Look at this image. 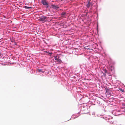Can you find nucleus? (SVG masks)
<instances>
[{
    "mask_svg": "<svg viewBox=\"0 0 125 125\" xmlns=\"http://www.w3.org/2000/svg\"><path fill=\"white\" fill-rule=\"evenodd\" d=\"M66 14V13L65 12H62V15H64Z\"/></svg>",
    "mask_w": 125,
    "mask_h": 125,
    "instance_id": "9d476101",
    "label": "nucleus"
},
{
    "mask_svg": "<svg viewBox=\"0 0 125 125\" xmlns=\"http://www.w3.org/2000/svg\"><path fill=\"white\" fill-rule=\"evenodd\" d=\"M15 44L16 45H17V43H15Z\"/></svg>",
    "mask_w": 125,
    "mask_h": 125,
    "instance_id": "ddd939ff",
    "label": "nucleus"
},
{
    "mask_svg": "<svg viewBox=\"0 0 125 125\" xmlns=\"http://www.w3.org/2000/svg\"><path fill=\"white\" fill-rule=\"evenodd\" d=\"M57 62H59L60 63H61V62H62L61 60V59H58Z\"/></svg>",
    "mask_w": 125,
    "mask_h": 125,
    "instance_id": "1a4fd4ad",
    "label": "nucleus"
},
{
    "mask_svg": "<svg viewBox=\"0 0 125 125\" xmlns=\"http://www.w3.org/2000/svg\"><path fill=\"white\" fill-rule=\"evenodd\" d=\"M47 52V53H49V54H52V53H49L48 52Z\"/></svg>",
    "mask_w": 125,
    "mask_h": 125,
    "instance_id": "f8f14e48",
    "label": "nucleus"
},
{
    "mask_svg": "<svg viewBox=\"0 0 125 125\" xmlns=\"http://www.w3.org/2000/svg\"><path fill=\"white\" fill-rule=\"evenodd\" d=\"M90 6V2H89L88 3V4L87 5V8H89Z\"/></svg>",
    "mask_w": 125,
    "mask_h": 125,
    "instance_id": "0eeeda50",
    "label": "nucleus"
},
{
    "mask_svg": "<svg viewBox=\"0 0 125 125\" xmlns=\"http://www.w3.org/2000/svg\"><path fill=\"white\" fill-rule=\"evenodd\" d=\"M59 57H58L57 56H56L54 58V59L57 61L58 59H59Z\"/></svg>",
    "mask_w": 125,
    "mask_h": 125,
    "instance_id": "39448f33",
    "label": "nucleus"
},
{
    "mask_svg": "<svg viewBox=\"0 0 125 125\" xmlns=\"http://www.w3.org/2000/svg\"><path fill=\"white\" fill-rule=\"evenodd\" d=\"M47 17L46 16H42L39 18L38 21H39L45 22L47 21Z\"/></svg>",
    "mask_w": 125,
    "mask_h": 125,
    "instance_id": "f257e3e1",
    "label": "nucleus"
},
{
    "mask_svg": "<svg viewBox=\"0 0 125 125\" xmlns=\"http://www.w3.org/2000/svg\"><path fill=\"white\" fill-rule=\"evenodd\" d=\"M104 72L105 73H107V71L106 69H105L104 70Z\"/></svg>",
    "mask_w": 125,
    "mask_h": 125,
    "instance_id": "9b49d317",
    "label": "nucleus"
},
{
    "mask_svg": "<svg viewBox=\"0 0 125 125\" xmlns=\"http://www.w3.org/2000/svg\"><path fill=\"white\" fill-rule=\"evenodd\" d=\"M37 71L39 73H44V71H43L42 70L40 69H38Z\"/></svg>",
    "mask_w": 125,
    "mask_h": 125,
    "instance_id": "20e7f679",
    "label": "nucleus"
},
{
    "mask_svg": "<svg viewBox=\"0 0 125 125\" xmlns=\"http://www.w3.org/2000/svg\"><path fill=\"white\" fill-rule=\"evenodd\" d=\"M25 8L26 9H30L32 8L31 7H28L26 6H25Z\"/></svg>",
    "mask_w": 125,
    "mask_h": 125,
    "instance_id": "6e6552de",
    "label": "nucleus"
},
{
    "mask_svg": "<svg viewBox=\"0 0 125 125\" xmlns=\"http://www.w3.org/2000/svg\"><path fill=\"white\" fill-rule=\"evenodd\" d=\"M41 3L43 5H45L46 8L48 7L49 5L47 3L46 1V0H42L41 1Z\"/></svg>",
    "mask_w": 125,
    "mask_h": 125,
    "instance_id": "f03ea898",
    "label": "nucleus"
},
{
    "mask_svg": "<svg viewBox=\"0 0 125 125\" xmlns=\"http://www.w3.org/2000/svg\"><path fill=\"white\" fill-rule=\"evenodd\" d=\"M119 90L123 93L124 92H125L124 90L123 89H122V88H119Z\"/></svg>",
    "mask_w": 125,
    "mask_h": 125,
    "instance_id": "423d86ee",
    "label": "nucleus"
},
{
    "mask_svg": "<svg viewBox=\"0 0 125 125\" xmlns=\"http://www.w3.org/2000/svg\"><path fill=\"white\" fill-rule=\"evenodd\" d=\"M52 8L55 9H57L59 8V7L58 6L55 5H52Z\"/></svg>",
    "mask_w": 125,
    "mask_h": 125,
    "instance_id": "7ed1b4c3",
    "label": "nucleus"
}]
</instances>
